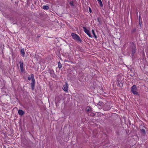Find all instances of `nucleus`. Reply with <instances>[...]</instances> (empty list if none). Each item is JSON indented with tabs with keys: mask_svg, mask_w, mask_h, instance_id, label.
<instances>
[{
	"mask_svg": "<svg viewBox=\"0 0 148 148\" xmlns=\"http://www.w3.org/2000/svg\"><path fill=\"white\" fill-rule=\"evenodd\" d=\"M123 78L120 75H118L117 77V80L116 83L117 85L121 87L123 86Z\"/></svg>",
	"mask_w": 148,
	"mask_h": 148,
	"instance_id": "1",
	"label": "nucleus"
},
{
	"mask_svg": "<svg viewBox=\"0 0 148 148\" xmlns=\"http://www.w3.org/2000/svg\"><path fill=\"white\" fill-rule=\"evenodd\" d=\"M71 36L73 39L74 40H75L77 41L81 42L82 40L80 38L79 36L77 34L73 33L71 34Z\"/></svg>",
	"mask_w": 148,
	"mask_h": 148,
	"instance_id": "2",
	"label": "nucleus"
},
{
	"mask_svg": "<svg viewBox=\"0 0 148 148\" xmlns=\"http://www.w3.org/2000/svg\"><path fill=\"white\" fill-rule=\"evenodd\" d=\"M19 63L20 64V67L21 72L23 73L25 71V68L23 67V60H20L19 61Z\"/></svg>",
	"mask_w": 148,
	"mask_h": 148,
	"instance_id": "3",
	"label": "nucleus"
},
{
	"mask_svg": "<svg viewBox=\"0 0 148 148\" xmlns=\"http://www.w3.org/2000/svg\"><path fill=\"white\" fill-rule=\"evenodd\" d=\"M49 72L50 74V76L51 77L55 78L56 80L57 79V76L54 73V71L53 69L49 70Z\"/></svg>",
	"mask_w": 148,
	"mask_h": 148,
	"instance_id": "4",
	"label": "nucleus"
},
{
	"mask_svg": "<svg viewBox=\"0 0 148 148\" xmlns=\"http://www.w3.org/2000/svg\"><path fill=\"white\" fill-rule=\"evenodd\" d=\"M83 28L84 29V32L89 36V37L92 38V36L91 35L90 32L85 27H83Z\"/></svg>",
	"mask_w": 148,
	"mask_h": 148,
	"instance_id": "5",
	"label": "nucleus"
},
{
	"mask_svg": "<svg viewBox=\"0 0 148 148\" xmlns=\"http://www.w3.org/2000/svg\"><path fill=\"white\" fill-rule=\"evenodd\" d=\"M132 45L133 46V47H132V53L131 55L133 56H134V53L136 52V47L134 43L132 42Z\"/></svg>",
	"mask_w": 148,
	"mask_h": 148,
	"instance_id": "6",
	"label": "nucleus"
},
{
	"mask_svg": "<svg viewBox=\"0 0 148 148\" xmlns=\"http://www.w3.org/2000/svg\"><path fill=\"white\" fill-rule=\"evenodd\" d=\"M137 89L136 85H133L131 88L132 92H137Z\"/></svg>",
	"mask_w": 148,
	"mask_h": 148,
	"instance_id": "7",
	"label": "nucleus"
},
{
	"mask_svg": "<svg viewBox=\"0 0 148 148\" xmlns=\"http://www.w3.org/2000/svg\"><path fill=\"white\" fill-rule=\"evenodd\" d=\"M35 82L34 78H33L32 79L31 82V85L32 89L33 90L34 89V87L35 86Z\"/></svg>",
	"mask_w": 148,
	"mask_h": 148,
	"instance_id": "8",
	"label": "nucleus"
},
{
	"mask_svg": "<svg viewBox=\"0 0 148 148\" xmlns=\"http://www.w3.org/2000/svg\"><path fill=\"white\" fill-rule=\"evenodd\" d=\"M111 109V107L109 105V104L106 103L104 105V109L105 110H108Z\"/></svg>",
	"mask_w": 148,
	"mask_h": 148,
	"instance_id": "9",
	"label": "nucleus"
},
{
	"mask_svg": "<svg viewBox=\"0 0 148 148\" xmlns=\"http://www.w3.org/2000/svg\"><path fill=\"white\" fill-rule=\"evenodd\" d=\"M68 86L69 85L67 83H65V84H64L63 86L62 87L63 89L65 91H67L68 90Z\"/></svg>",
	"mask_w": 148,
	"mask_h": 148,
	"instance_id": "10",
	"label": "nucleus"
},
{
	"mask_svg": "<svg viewBox=\"0 0 148 148\" xmlns=\"http://www.w3.org/2000/svg\"><path fill=\"white\" fill-rule=\"evenodd\" d=\"M97 105L98 106V107L99 108H100L103 106H104V105L103 103L102 102L100 101L97 103Z\"/></svg>",
	"mask_w": 148,
	"mask_h": 148,
	"instance_id": "11",
	"label": "nucleus"
},
{
	"mask_svg": "<svg viewBox=\"0 0 148 148\" xmlns=\"http://www.w3.org/2000/svg\"><path fill=\"white\" fill-rule=\"evenodd\" d=\"M18 113L21 116L23 115L25 113L24 112L21 110H18Z\"/></svg>",
	"mask_w": 148,
	"mask_h": 148,
	"instance_id": "12",
	"label": "nucleus"
},
{
	"mask_svg": "<svg viewBox=\"0 0 148 148\" xmlns=\"http://www.w3.org/2000/svg\"><path fill=\"white\" fill-rule=\"evenodd\" d=\"M34 74H31L30 75V76H28V77L27 78V79L29 80L30 81L31 80H32V79H33V78L34 79Z\"/></svg>",
	"mask_w": 148,
	"mask_h": 148,
	"instance_id": "13",
	"label": "nucleus"
},
{
	"mask_svg": "<svg viewBox=\"0 0 148 148\" xmlns=\"http://www.w3.org/2000/svg\"><path fill=\"white\" fill-rule=\"evenodd\" d=\"M21 54L22 56L24 57L25 54V51L24 49H21L20 51Z\"/></svg>",
	"mask_w": 148,
	"mask_h": 148,
	"instance_id": "14",
	"label": "nucleus"
},
{
	"mask_svg": "<svg viewBox=\"0 0 148 148\" xmlns=\"http://www.w3.org/2000/svg\"><path fill=\"white\" fill-rule=\"evenodd\" d=\"M101 7H102L103 5L101 0H97Z\"/></svg>",
	"mask_w": 148,
	"mask_h": 148,
	"instance_id": "15",
	"label": "nucleus"
},
{
	"mask_svg": "<svg viewBox=\"0 0 148 148\" xmlns=\"http://www.w3.org/2000/svg\"><path fill=\"white\" fill-rule=\"evenodd\" d=\"M92 34H93V35L94 36V38H97V36L95 34V31H94V30L92 29Z\"/></svg>",
	"mask_w": 148,
	"mask_h": 148,
	"instance_id": "16",
	"label": "nucleus"
},
{
	"mask_svg": "<svg viewBox=\"0 0 148 148\" xmlns=\"http://www.w3.org/2000/svg\"><path fill=\"white\" fill-rule=\"evenodd\" d=\"M58 67L59 69H61L62 67V65L61 64L60 61H59L58 62Z\"/></svg>",
	"mask_w": 148,
	"mask_h": 148,
	"instance_id": "17",
	"label": "nucleus"
},
{
	"mask_svg": "<svg viewBox=\"0 0 148 148\" xmlns=\"http://www.w3.org/2000/svg\"><path fill=\"white\" fill-rule=\"evenodd\" d=\"M145 128V127L143 125H141L139 126L140 130L142 129H143Z\"/></svg>",
	"mask_w": 148,
	"mask_h": 148,
	"instance_id": "18",
	"label": "nucleus"
},
{
	"mask_svg": "<svg viewBox=\"0 0 148 148\" xmlns=\"http://www.w3.org/2000/svg\"><path fill=\"white\" fill-rule=\"evenodd\" d=\"M43 8L44 10H48L49 9V7L47 5H44L43 7Z\"/></svg>",
	"mask_w": 148,
	"mask_h": 148,
	"instance_id": "19",
	"label": "nucleus"
},
{
	"mask_svg": "<svg viewBox=\"0 0 148 148\" xmlns=\"http://www.w3.org/2000/svg\"><path fill=\"white\" fill-rule=\"evenodd\" d=\"M141 132L142 133H143V134H145L146 133V132H145V129H141L140 130Z\"/></svg>",
	"mask_w": 148,
	"mask_h": 148,
	"instance_id": "20",
	"label": "nucleus"
},
{
	"mask_svg": "<svg viewBox=\"0 0 148 148\" xmlns=\"http://www.w3.org/2000/svg\"><path fill=\"white\" fill-rule=\"evenodd\" d=\"M69 4H70V5H71V6H74L73 3V1H70L69 2Z\"/></svg>",
	"mask_w": 148,
	"mask_h": 148,
	"instance_id": "21",
	"label": "nucleus"
},
{
	"mask_svg": "<svg viewBox=\"0 0 148 148\" xmlns=\"http://www.w3.org/2000/svg\"><path fill=\"white\" fill-rule=\"evenodd\" d=\"M95 114L93 113H91L90 114V115L92 116H95Z\"/></svg>",
	"mask_w": 148,
	"mask_h": 148,
	"instance_id": "22",
	"label": "nucleus"
},
{
	"mask_svg": "<svg viewBox=\"0 0 148 148\" xmlns=\"http://www.w3.org/2000/svg\"><path fill=\"white\" fill-rule=\"evenodd\" d=\"M133 94L134 95H139V94H138V93H133Z\"/></svg>",
	"mask_w": 148,
	"mask_h": 148,
	"instance_id": "23",
	"label": "nucleus"
},
{
	"mask_svg": "<svg viewBox=\"0 0 148 148\" xmlns=\"http://www.w3.org/2000/svg\"><path fill=\"white\" fill-rule=\"evenodd\" d=\"M89 12L91 13V12H92V10H91V9H90V8H89Z\"/></svg>",
	"mask_w": 148,
	"mask_h": 148,
	"instance_id": "24",
	"label": "nucleus"
},
{
	"mask_svg": "<svg viewBox=\"0 0 148 148\" xmlns=\"http://www.w3.org/2000/svg\"><path fill=\"white\" fill-rule=\"evenodd\" d=\"M90 110L89 109H88L87 110V112H89V111Z\"/></svg>",
	"mask_w": 148,
	"mask_h": 148,
	"instance_id": "25",
	"label": "nucleus"
},
{
	"mask_svg": "<svg viewBox=\"0 0 148 148\" xmlns=\"http://www.w3.org/2000/svg\"><path fill=\"white\" fill-rule=\"evenodd\" d=\"M37 36H38V37H40V36L38 34V35H37Z\"/></svg>",
	"mask_w": 148,
	"mask_h": 148,
	"instance_id": "26",
	"label": "nucleus"
},
{
	"mask_svg": "<svg viewBox=\"0 0 148 148\" xmlns=\"http://www.w3.org/2000/svg\"><path fill=\"white\" fill-rule=\"evenodd\" d=\"M0 146H1V147H0V148H1V145H0Z\"/></svg>",
	"mask_w": 148,
	"mask_h": 148,
	"instance_id": "27",
	"label": "nucleus"
}]
</instances>
